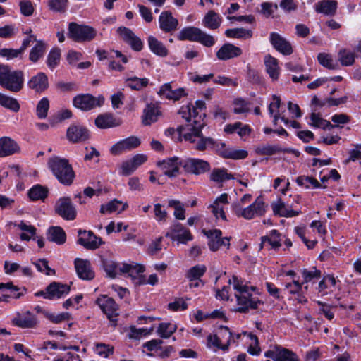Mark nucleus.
Listing matches in <instances>:
<instances>
[{"instance_id": "obj_27", "label": "nucleus", "mask_w": 361, "mask_h": 361, "mask_svg": "<svg viewBox=\"0 0 361 361\" xmlns=\"http://www.w3.org/2000/svg\"><path fill=\"white\" fill-rule=\"evenodd\" d=\"M47 238L57 245H63L66 240V235L64 230L60 226H51L47 230Z\"/></svg>"}, {"instance_id": "obj_45", "label": "nucleus", "mask_w": 361, "mask_h": 361, "mask_svg": "<svg viewBox=\"0 0 361 361\" xmlns=\"http://www.w3.org/2000/svg\"><path fill=\"white\" fill-rule=\"evenodd\" d=\"M102 264L107 275L111 278H115L116 275V270H119V267L115 262L102 258Z\"/></svg>"}, {"instance_id": "obj_9", "label": "nucleus", "mask_w": 361, "mask_h": 361, "mask_svg": "<svg viewBox=\"0 0 361 361\" xmlns=\"http://www.w3.org/2000/svg\"><path fill=\"white\" fill-rule=\"evenodd\" d=\"M104 99L103 97H94L92 94H78L73 98V106L82 111H89L96 106L103 104Z\"/></svg>"}, {"instance_id": "obj_2", "label": "nucleus", "mask_w": 361, "mask_h": 361, "mask_svg": "<svg viewBox=\"0 0 361 361\" xmlns=\"http://www.w3.org/2000/svg\"><path fill=\"white\" fill-rule=\"evenodd\" d=\"M195 149L204 151L207 149L216 150L221 156L226 159H242L247 157L248 153L245 150L226 148L223 142L214 140L211 137H202L195 147Z\"/></svg>"}, {"instance_id": "obj_50", "label": "nucleus", "mask_w": 361, "mask_h": 361, "mask_svg": "<svg viewBox=\"0 0 361 361\" xmlns=\"http://www.w3.org/2000/svg\"><path fill=\"white\" fill-rule=\"evenodd\" d=\"M61 56V50L59 48L52 49L48 54L47 63V66L53 69L59 63Z\"/></svg>"}, {"instance_id": "obj_11", "label": "nucleus", "mask_w": 361, "mask_h": 361, "mask_svg": "<svg viewBox=\"0 0 361 361\" xmlns=\"http://www.w3.org/2000/svg\"><path fill=\"white\" fill-rule=\"evenodd\" d=\"M78 233L79 235L78 244L87 250H96L104 243L100 237L97 236L91 231L79 229Z\"/></svg>"}, {"instance_id": "obj_60", "label": "nucleus", "mask_w": 361, "mask_h": 361, "mask_svg": "<svg viewBox=\"0 0 361 361\" xmlns=\"http://www.w3.org/2000/svg\"><path fill=\"white\" fill-rule=\"evenodd\" d=\"M302 276L304 277V282L307 283L311 281L313 279H319L321 276V271L317 270L315 267L309 271L306 269L302 271Z\"/></svg>"}, {"instance_id": "obj_52", "label": "nucleus", "mask_w": 361, "mask_h": 361, "mask_svg": "<svg viewBox=\"0 0 361 361\" xmlns=\"http://www.w3.org/2000/svg\"><path fill=\"white\" fill-rule=\"evenodd\" d=\"M282 148L279 145H265L257 149V152L261 155H273L283 152Z\"/></svg>"}, {"instance_id": "obj_13", "label": "nucleus", "mask_w": 361, "mask_h": 361, "mask_svg": "<svg viewBox=\"0 0 361 361\" xmlns=\"http://www.w3.org/2000/svg\"><path fill=\"white\" fill-rule=\"evenodd\" d=\"M180 165L187 172L195 175L204 173L209 171L211 169L209 163L207 161L195 158L183 159Z\"/></svg>"}, {"instance_id": "obj_12", "label": "nucleus", "mask_w": 361, "mask_h": 361, "mask_svg": "<svg viewBox=\"0 0 361 361\" xmlns=\"http://www.w3.org/2000/svg\"><path fill=\"white\" fill-rule=\"evenodd\" d=\"M70 291V286L59 282H52L46 288V292L39 291L36 296H43L44 298L52 300L55 298H60L67 295Z\"/></svg>"}, {"instance_id": "obj_38", "label": "nucleus", "mask_w": 361, "mask_h": 361, "mask_svg": "<svg viewBox=\"0 0 361 361\" xmlns=\"http://www.w3.org/2000/svg\"><path fill=\"white\" fill-rule=\"evenodd\" d=\"M210 178L214 182L220 183L232 179L233 176L231 173H228L225 169H214L211 173Z\"/></svg>"}, {"instance_id": "obj_33", "label": "nucleus", "mask_w": 361, "mask_h": 361, "mask_svg": "<svg viewBox=\"0 0 361 361\" xmlns=\"http://www.w3.org/2000/svg\"><path fill=\"white\" fill-rule=\"evenodd\" d=\"M119 271L122 273H128L133 280L137 276L145 271V267L140 264H123L119 267Z\"/></svg>"}, {"instance_id": "obj_17", "label": "nucleus", "mask_w": 361, "mask_h": 361, "mask_svg": "<svg viewBox=\"0 0 361 361\" xmlns=\"http://www.w3.org/2000/svg\"><path fill=\"white\" fill-rule=\"evenodd\" d=\"M265 212V204L262 197H258L252 204L243 209L241 216L245 219H252L255 215L262 216Z\"/></svg>"}, {"instance_id": "obj_24", "label": "nucleus", "mask_w": 361, "mask_h": 361, "mask_svg": "<svg viewBox=\"0 0 361 361\" xmlns=\"http://www.w3.org/2000/svg\"><path fill=\"white\" fill-rule=\"evenodd\" d=\"M242 54V50L232 44L226 43L224 44L217 51L216 56L220 60H227L231 58L237 57Z\"/></svg>"}, {"instance_id": "obj_23", "label": "nucleus", "mask_w": 361, "mask_h": 361, "mask_svg": "<svg viewBox=\"0 0 361 361\" xmlns=\"http://www.w3.org/2000/svg\"><path fill=\"white\" fill-rule=\"evenodd\" d=\"M337 5L335 0H321L314 4V9L317 13L333 16L336 13Z\"/></svg>"}, {"instance_id": "obj_20", "label": "nucleus", "mask_w": 361, "mask_h": 361, "mask_svg": "<svg viewBox=\"0 0 361 361\" xmlns=\"http://www.w3.org/2000/svg\"><path fill=\"white\" fill-rule=\"evenodd\" d=\"M140 141L137 137H129L113 145L111 149V152L114 154H118L124 150H130L136 148L140 145Z\"/></svg>"}, {"instance_id": "obj_61", "label": "nucleus", "mask_w": 361, "mask_h": 361, "mask_svg": "<svg viewBox=\"0 0 361 361\" xmlns=\"http://www.w3.org/2000/svg\"><path fill=\"white\" fill-rule=\"evenodd\" d=\"M21 13L25 16H30L33 13L34 8L30 1L23 0L20 1Z\"/></svg>"}, {"instance_id": "obj_18", "label": "nucleus", "mask_w": 361, "mask_h": 361, "mask_svg": "<svg viewBox=\"0 0 361 361\" xmlns=\"http://www.w3.org/2000/svg\"><path fill=\"white\" fill-rule=\"evenodd\" d=\"M269 40L276 50L283 55H290L293 53L290 43L276 32H271Z\"/></svg>"}, {"instance_id": "obj_53", "label": "nucleus", "mask_w": 361, "mask_h": 361, "mask_svg": "<svg viewBox=\"0 0 361 361\" xmlns=\"http://www.w3.org/2000/svg\"><path fill=\"white\" fill-rule=\"evenodd\" d=\"M44 315L46 318L55 324L60 323L63 321L70 319L71 315L68 312H62L58 314H54L49 312H44Z\"/></svg>"}, {"instance_id": "obj_51", "label": "nucleus", "mask_w": 361, "mask_h": 361, "mask_svg": "<svg viewBox=\"0 0 361 361\" xmlns=\"http://www.w3.org/2000/svg\"><path fill=\"white\" fill-rule=\"evenodd\" d=\"M339 61L343 66H350L354 63L355 54L346 49H341L338 53Z\"/></svg>"}, {"instance_id": "obj_64", "label": "nucleus", "mask_w": 361, "mask_h": 361, "mask_svg": "<svg viewBox=\"0 0 361 361\" xmlns=\"http://www.w3.org/2000/svg\"><path fill=\"white\" fill-rule=\"evenodd\" d=\"M117 32L126 43H128L135 36V34L132 30L125 27H118Z\"/></svg>"}, {"instance_id": "obj_62", "label": "nucleus", "mask_w": 361, "mask_h": 361, "mask_svg": "<svg viewBox=\"0 0 361 361\" xmlns=\"http://www.w3.org/2000/svg\"><path fill=\"white\" fill-rule=\"evenodd\" d=\"M22 54L19 49L6 48L0 49V55L3 57H6L8 60L16 58Z\"/></svg>"}, {"instance_id": "obj_39", "label": "nucleus", "mask_w": 361, "mask_h": 361, "mask_svg": "<svg viewBox=\"0 0 361 361\" xmlns=\"http://www.w3.org/2000/svg\"><path fill=\"white\" fill-rule=\"evenodd\" d=\"M176 325L172 323H161L159 325L157 333L163 338H169L176 331Z\"/></svg>"}, {"instance_id": "obj_32", "label": "nucleus", "mask_w": 361, "mask_h": 361, "mask_svg": "<svg viewBox=\"0 0 361 361\" xmlns=\"http://www.w3.org/2000/svg\"><path fill=\"white\" fill-rule=\"evenodd\" d=\"M221 19L214 11H209L203 19V24L208 28L215 30L220 26Z\"/></svg>"}, {"instance_id": "obj_7", "label": "nucleus", "mask_w": 361, "mask_h": 361, "mask_svg": "<svg viewBox=\"0 0 361 361\" xmlns=\"http://www.w3.org/2000/svg\"><path fill=\"white\" fill-rule=\"evenodd\" d=\"M96 30L90 26L72 22L68 25V37L75 42L91 41L96 36Z\"/></svg>"}, {"instance_id": "obj_36", "label": "nucleus", "mask_w": 361, "mask_h": 361, "mask_svg": "<svg viewBox=\"0 0 361 361\" xmlns=\"http://www.w3.org/2000/svg\"><path fill=\"white\" fill-rule=\"evenodd\" d=\"M319 63L324 67L335 70L338 68V63L332 59L331 55L326 53H319L317 56Z\"/></svg>"}, {"instance_id": "obj_19", "label": "nucleus", "mask_w": 361, "mask_h": 361, "mask_svg": "<svg viewBox=\"0 0 361 361\" xmlns=\"http://www.w3.org/2000/svg\"><path fill=\"white\" fill-rule=\"evenodd\" d=\"M74 264L79 278L83 280H92L94 277V272L92 271L89 261L76 258Z\"/></svg>"}, {"instance_id": "obj_42", "label": "nucleus", "mask_w": 361, "mask_h": 361, "mask_svg": "<svg viewBox=\"0 0 361 361\" xmlns=\"http://www.w3.org/2000/svg\"><path fill=\"white\" fill-rule=\"evenodd\" d=\"M276 361H298V358L293 351L279 346Z\"/></svg>"}, {"instance_id": "obj_16", "label": "nucleus", "mask_w": 361, "mask_h": 361, "mask_svg": "<svg viewBox=\"0 0 361 361\" xmlns=\"http://www.w3.org/2000/svg\"><path fill=\"white\" fill-rule=\"evenodd\" d=\"M67 138L72 142H82L90 137L89 130L80 125H72L67 130Z\"/></svg>"}, {"instance_id": "obj_30", "label": "nucleus", "mask_w": 361, "mask_h": 361, "mask_svg": "<svg viewBox=\"0 0 361 361\" xmlns=\"http://www.w3.org/2000/svg\"><path fill=\"white\" fill-rule=\"evenodd\" d=\"M264 63L266 66V71L270 78L274 80H276L279 75L278 60L276 58L268 55L265 57Z\"/></svg>"}, {"instance_id": "obj_14", "label": "nucleus", "mask_w": 361, "mask_h": 361, "mask_svg": "<svg viewBox=\"0 0 361 361\" xmlns=\"http://www.w3.org/2000/svg\"><path fill=\"white\" fill-rule=\"evenodd\" d=\"M97 304L100 307L104 313L106 314L108 319L113 322H116V317L118 316V305L114 300L106 295L97 298Z\"/></svg>"}, {"instance_id": "obj_58", "label": "nucleus", "mask_w": 361, "mask_h": 361, "mask_svg": "<svg viewBox=\"0 0 361 361\" xmlns=\"http://www.w3.org/2000/svg\"><path fill=\"white\" fill-rule=\"evenodd\" d=\"M271 206L275 214H278L281 216H285V214H283V212H288V208L281 199H279L277 202H272Z\"/></svg>"}, {"instance_id": "obj_34", "label": "nucleus", "mask_w": 361, "mask_h": 361, "mask_svg": "<svg viewBox=\"0 0 361 361\" xmlns=\"http://www.w3.org/2000/svg\"><path fill=\"white\" fill-rule=\"evenodd\" d=\"M48 195V189L41 185L33 186L28 191V196L32 200H44Z\"/></svg>"}, {"instance_id": "obj_59", "label": "nucleus", "mask_w": 361, "mask_h": 361, "mask_svg": "<svg viewBox=\"0 0 361 361\" xmlns=\"http://www.w3.org/2000/svg\"><path fill=\"white\" fill-rule=\"evenodd\" d=\"M114 351V348L110 346L109 345H106L104 343H97L95 346V352L104 357L109 356V355L112 354Z\"/></svg>"}, {"instance_id": "obj_57", "label": "nucleus", "mask_w": 361, "mask_h": 361, "mask_svg": "<svg viewBox=\"0 0 361 361\" xmlns=\"http://www.w3.org/2000/svg\"><path fill=\"white\" fill-rule=\"evenodd\" d=\"M247 78L248 81L252 84H260L262 79L259 73L257 71L252 69L250 65L247 66Z\"/></svg>"}, {"instance_id": "obj_41", "label": "nucleus", "mask_w": 361, "mask_h": 361, "mask_svg": "<svg viewBox=\"0 0 361 361\" xmlns=\"http://www.w3.org/2000/svg\"><path fill=\"white\" fill-rule=\"evenodd\" d=\"M225 35L228 37H235L238 39L250 37L252 35V32L250 30H246L245 28H234V29H228L225 32Z\"/></svg>"}, {"instance_id": "obj_44", "label": "nucleus", "mask_w": 361, "mask_h": 361, "mask_svg": "<svg viewBox=\"0 0 361 361\" xmlns=\"http://www.w3.org/2000/svg\"><path fill=\"white\" fill-rule=\"evenodd\" d=\"M45 49V44L41 41L38 42L30 51V60L32 62H37L44 55Z\"/></svg>"}, {"instance_id": "obj_15", "label": "nucleus", "mask_w": 361, "mask_h": 361, "mask_svg": "<svg viewBox=\"0 0 361 361\" xmlns=\"http://www.w3.org/2000/svg\"><path fill=\"white\" fill-rule=\"evenodd\" d=\"M183 159H180L177 157H173L159 161L157 162V166L164 170V175L169 178L176 177L179 173V167L181 166Z\"/></svg>"}, {"instance_id": "obj_8", "label": "nucleus", "mask_w": 361, "mask_h": 361, "mask_svg": "<svg viewBox=\"0 0 361 361\" xmlns=\"http://www.w3.org/2000/svg\"><path fill=\"white\" fill-rule=\"evenodd\" d=\"M202 233L208 238V247L212 252L217 251L222 247L227 249L230 247L231 238L222 237V232L219 229L202 230Z\"/></svg>"}, {"instance_id": "obj_21", "label": "nucleus", "mask_w": 361, "mask_h": 361, "mask_svg": "<svg viewBox=\"0 0 361 361\" xmlns=\"http://www.w3.org/2000/svg\"><path fill=\"white\" fill-rule=\"evenodd\" d=\"M20 147L13 140L8 137L0 139V157H4L18 152Z\"/></svg>"}, {"instance_id": "obj_54", "label": "nucleus", "mask_w": 361, "mask_h": 361, "mask_svg": "<svg viewBox=\"0 0 361 361\" xmlns=\"http://www.w3.org/2000/svg\"><path fill=\"white\" fill-rule=\"evenodd\" d=\"M49 8L56 12H65L68 6V0H50Z\"/></svg>"}, {"instance_id": "obj_5", "label": "nucleus", "mask_w": 361, "mask_h": 361, "mask_svg": "<svg viewBox=\"0 0 361 361\" xmlns=\"http://www.w3.org/2000/svg\"><path fill=\"white\" fill-rule=\"evenodd\" d=\"M204 125L205 123L202 121L193 120L192 123L179 126L176 130L178 132V141H181L182 137H183L185 141L197 144L201 138L204 137L202 133Z\"/></svg>"}, {"instance_id": "obj_47", "label": "nucleus", "mask_w": 361, "mask_h": 361, "mask_svg": "<svg viewBox=\"0 0 361 361\" xmlns=\"http://www.w3.org/2000/svg\"><path fill=\"white\" fill-rule=\"evenodd\" d=\"M49 109V101L47 97H43L37 104L36 108L37 116L39 119H44L47 116Z\"/></svg>"}, {"instance_id": "obj_35", "label": "nucleus", "mask_w": 361, "mask_h": 361, "mask_svg": "<svg viewBox=\"0 0 361 361\" xmlns=\"http://www.w3.org/2000/svg\"><path fill=\"white\" fill-rule=\"evenodd\" d=\"M310 119L312 121L310 123L311 126L316 128H320L324 130H331L336 126L332 125L329 121L321 118L319 114L315 113H312Z\"/></svg>"}, {"instance_id": "obj_6", "label": "nucleus", "mask_w": 361, "mask_h": 361, "mask_svg": "<svg viewBox=\"0 0 361 361\" xmlns=\"http://www.w3.org/2000/svg\"><path fill=\"white\" fill-rule=\"evenodd\" d=\"M179 40H189L197 42L203 45L210 47L215 43L214 38L200 29L195 27H186L182 29L178 35Z\"/></svg>"}, {"instance_id": "obj_10", "label": "nucleus", "mask_w": 361, "mask_h": 361, "mask_svg": "<svg viewBox=\"0 0 361 361\" xmlns=\"http://www.w3.org/2000/svg\"><path fill=\"white\" fill-rule=\"evenodd\" d=\"M55 212L63 219L72 221L76 218L77 211L69 197H61L55 204Z\"/></svg>"}, {"instance_id": "obj_49", "label": "nucleus", "mask_w": 361, "mask_h": 361, "mask_svg": "<svg viewBox=\"0 0 361 361\" xmlns=\"http://www.w3.org/2000/svg\"><path fill=\"white\" fill-rule=\"evenodd\" d=\"M296 182L299 185L305 186L307 188H309L310 185L314 188L321 187L318 180L312 177L301 176L297 178Z\"/></svg>"}, {"instance_id": "obj_26", "label": "nucleus", "mask_w": 361, "mask_h": 361, "mask_svg": "<svg viewBox=\"0 0 361 361\" xmlns=\"http://www.w3.org/2000/svg\"><path fill=\"white\" fill-rule=\"evenodd\" d=\"M15 325L21 328H34L37 324L36 317L30 311L18 316L13 320Z\"/></svg>"}, {"instance_id": "obj_29", "label": "nucleus", "mask_w": 361, "mask_h": 361, "mask_svg": "<svg viewBox=\"0 0 361 361\" xmlns=\"http://www.w3.org/2000/svg\"><path fill=\"white\" fill-rule=\"evenodd\" d=\"M148 45L150 50L156 55L164 57L168 55V50L164 44L153 36L148 37Z\"/></svg>"}, {"instance_id": "obj_48", "label": "nucleus", "mask_w": 361, "mask_h": 361, "mask_svg": "<svg viewBox=\"0 0 361 361\" xmlns=\"http://www.w3.org/2000/svg\"><path fill=\"white\" fill-rule=\"evenodd\" d=\"M206 271V267L204 265H196L192 267L187 274L190 281H197L204 275Z\"/></svg>"}, {"instance_id": "obj_56", "label": "nucleus", "mask_w": 361, "mask_h": 361, "mask_svg": "<svg viewBox=\"0 0 361 361\" xmlns=\"http://www.w3.org/2000/svg\"><path fill=\"white\" fill-rule=\"evenodd\" d=\"M187 230L180 223L176 222L170 227L169 231L166 233V237L173 239L178 234Z\"/></svg>"}, {"instance_id": "obj_63", "label": "nucleus", "mask_w": 361, "mask_h": 361, "mask_svg": "<svg viewBox=\"0 0 361 361\" xmlns=\"http://www.w3.org/2000/svg\"><path fill=\"white\" fill-rule=\"evenodd\" d=\"M169 309L173 311L185 310L188 308L187 303L181 298L176 300L168 305Z\"/></svg>"}, {"instance_id": "obj_1", "label": "nucleus", "mask_w": 361, "mask_h": 361, "mask_svg": "<svg viewBox=\"0 0 361 361\" xmlns=\"http://www.w3.org/2000/svg\"><path fill=\"white\" fill-rule=\"evenodd\" d=\"M233 283V288L236 290L235 297L237 304L239 306L236 312L240 313H247L250 310H256L259 305L263 304L257 297H254L251 292H249V288L247 284L243 283V280L238 276H233L232 279H229L228 283Z\"/></svg>"}, {"instance_id": "obj_4", "label": "nucleus", "mask_w": 361, "mask_h": 361, "mask_svg": "<svg viewBox=\"0 0 361 361\" xmlns=\"http://www.w3.org/2000/svg\"><path fill=\"white\" fill-rule=\"evenodd\" d=\"M23 72L11 71L8 66L0 65V85L7 90L18 92L23 87Z\"/></svg>"}, {"instance_id": "obj_46", "label": "nucleus", "mask_w": 361, "mask_h": 361, "mask_svg": "<svg viewBox=\"0 0 361 361\" xmlns=\"http://www.w3.org/2000/svg\"><path fill=\"white\" fill-rule=\"evenodd\" d=\"M280 235L281 234L279 231L274 229L270 231L269 235L263 236V240H267V243L272 248L278 249L281 245L279 238Z\"/></svg>"}, {"instance_id": "obj_28", "label": "nucleus", "mask_w": 361, "mask_h": 361, "mask_svg": "<svg viewBox=\"0 0 361 361\" xmlns=\"http://www.w3.org/2000/svg\"><path fill=\"white\" fill-rule=\"evenodd\" d=\"M159 115V111L157 106L152 103L147 104L143 111L142 123L145 126L151 125L157 121Z\"/></svg>"}, {"instance_id": "obj_22", "label": "nucleus", "mask_w": 361, "mask_h": 361, "mask_svg": "<svg viewBox=\"0 0 361 361\" xmlns=\"http://www.w3.org/2000/svg\"><path fill=\"white\" fill-rule=\"evenodd\" d=\"M160 28L165 32L176 30L178 25V20L173 17L170 11H164L159 16Z\"/></svg>"}, {"instance_id": "obj_43", "label": "nucleus", "mask_w": 361, "mask_h": 361, "mask_svg": "<svg viewBox=\"0 0 361 361\" xmlns=\"http://www.w3.org/2000/svg\"><path fill=\"white\" fill-rule=\"evenodd\" d=\"M122 204L121 202L118 201L117 200L114 199L112 201L109 202L106 204H103L101 206L100 212L104 214L106 212L111 213L114 212L119 211L122 212L126 209L128 207L127 204H125L123 205L122 208L119 210L118 207Z\"/></svg>"}, {"instance_id": "obj_40", "label": "nucleus", "mask_w": 361, "mask_h": 361, "mask_svg": "<svg viewBox=\"0 0 361 361\" xmlns=\"http://www.w3.org/2000/svg\"><path fill=\"white\" fill-rule=\"evenodd\" d=\"M127 86L135 90H140L149 83L147 78H140L137 77L128 78L126 80Z\"/></svg>"}, {"instance_id": "obj_3", "label": "nucleus", "mask_w": 361, "mask_h": 361, "mask_svg": "<svg viewBox=\"0 0 361 361\" xmlns=\"http://www.w3.org/2000/svg\"><path fill=\"white\" fill-rule=\"evenodd\" d=\"M49 166L58 180L65 185H70L73 182L75 173L71 165L66 159L59 157L51 158Z\"/></svg>"}, {"instance_id": "obj_31", "label": "nucleus", "mask_w": 361, "mask_h": 361, "mask_svg": "<svg viewBox=\"0 0 361 361\" xmlns=\"http://www.w3.org/2000/svg\"><path fill=\"white\" fill-rule=\"evenodd\" d=\"M95 124L99 128H108L119 125L111 114H106L97 116Z\"/></svg>"}, {"instance_id": "obj_37", "label": "nucleus", "mask_w": 361, "mask_h": 361, "mask_svg": "<svg viewBox=\"0 0 361 361\" xmlns=\"http://www.w3.org/2000/svg\"><path fill=\"white\" fill-rule=\"evenodd\" d=\"M0 104L14 112H17L20 109V104L16 99L2 93H0Z\"/></svg>"}, {"instance_id": "obj_25", "label": "nucleus", "mask_w": 361, "mask_h": 361, "mask_svg": "<svg viewBox=\"0 0 361 361\" xmlns=\"http://www.w3.org/2000/svg\"><path fill=\"white\" fill-rule=\"evenodd\" d=\"M28 86L36 92H42L48 88V78L44 73H38L29 80Z\"/></svg>"}, {"instance_id": "obj_55", "label": "nucleus", "mask_w": 361, "mask_h": 361, "mask_svg": "<svg viewBox=\"0 0 361 361\" xmlns=\"http://www.w3.org/2000/svg\"><path fill=\"white\" fill-rule=\"evenodd\" d=\"M33 264L40 272H44L47 275L55 274V271L49 267L48 261L45 259H40L38 261L33 262Z\"/></svg>"}]
</instances>
